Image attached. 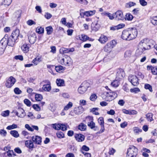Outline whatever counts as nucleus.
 <instances>
[{
	"mask_svg": "<svg viewBox=\"0 0 157 157\" xmlns=\"http://www.w3.org/2000/svg\"><path fill=\"white\" fill-rule=\"evenodd\" d=\"M138 31L135 28H129L122 32L121 38L124 40L130 41L135 39L137 36Z\"/></svg>",
	"mask_w": 157,
	"mask_h": 157,
	"instance_id": "obj_1",
	"label": "nucleus"
},
{
	"mask_svg": "<svg viewBox=\"0 0 157 157\" xmlns=\"http://www.w3.org/2000/svg\"><path fill=\"white\" fill-rule=\"evenodd\" d=\"M149 40L147 39H144L141 40L139 43L138 45V49L136 51V53L139 55H140L142 54L143 52L146 50L149 49L151 48V45H147V43L149 41Z\"/></svg>",
	"mask_w": 157,
	"mask_h": 157,
	"instance_id": "obj_2",
	"label": "nucleus"
},
{
	"mask_svg": "<svg viewBox=\"0 0 157 157\" xmlns=\"http://www.w3.org/2000/svg\"><path fill=\"white\" fill-rule=\"evenodd\" d=\"M117 96L116 91L105 92L101 95L102 98L107 101H110L115 99Z\"/></svg>",
	"mask_w": 157,
	"mask_h": 157,
	"instance_id": "obj_3",
	"label": "nucleus"
},
{
	"mask_svg": "<svg viewBox=\"0 0 157 157\" xmlns=\"http://www.w3.org/2000/svg\"><path fill=\"white\" fill-rule=\"evenodd\" d=\"M138 149L133 146H131L127 151V157H136L138 154Z\"/></svg>",
	"mask_w": 157,
	"mask_h": 157,
	"instance_id": "obj_4",
	"label": "nucleus"
},
{
	"mask_svg": "<svg viewBox=\"0 0 157 157\" xmlns=\"http://www.w3.org/2000/svg\"><path fill=\"white\" fill-rule=\"evenodd\" d=\"M59 62L61 64L67 66H70L72 63L71 58L67 55L65 56L64 57L59 60Z\"/></svg>",
	"mask_w": 157,
	"mask_h": 157,
	"instance_id": "obj_5",
	"label": "nucleus"
},
{
	"mask_svg": "<svg viewBox=\"0 0 157 157\" xmlns=\"http://www.w3.org/2000/svg\"><path fill=\"white\" fill-rule=\"evenodd\" d=\"M90 84L86 81L82 82L78 89L79 93L83 94L86 91L87 88L90 86Z\"/></svg>",
	"mask_w": 157,
	"mask_h": 157,
	"instance_id": "obj_6",
	"label": "nucleus"
},
{
	"mask_svg": "<svg viewBox=\"0 0 157 157\" xmlns=\"http://www.w3.org/2000/svg\"><path fill=\"white\" fill-rule=\"evenodd\" d=\"M116 44L117 42L114 40L107 43L104 47V51L107 52H109Z\"/></svg>",
	"mask_w": 157,
	"mask_h": 157,
	"instance_id": "obj_7",
	"label": "nucleus"
},
{
	"mask_svg": "<svg viewBox=\"0 0 157 157\" xmlns=\"http://www.w3.org/2000/svg\"><path fill=\"white\" fill-rule=\"evenodd\" d=\"M12 113H15L17 117L21 118L24 117L26 115L24 110L21 107H18L17 111L15 110H13Z\"/></svg>",
	"mask_w": 157,
	"mask_h": 157,
	"instance_id": "obj_8",
	"label": "nucleus"
},
{
	"mask_svg": "<svg viewBox=\"0 0 157 157\" xmlns=\"http://www.w3.org/2000/svg\"><path fill=\"white\" fill-rule=\"evenodd\" d=\"M16 79L13 76H10L6 81L5 86L8 88H10L16 82Z\"/></svg>",
	"mask_w": 157,
	"mask_h": 157,
	"instance_id": "obj_9",
	"label": "nucleus"
},
{
	"mask_svg": "<svg viewBox=\"0 0 157 157\" xmlns=\"http://www.w3.org/2000/svg\"><path fill=\"white\" fill-rule=\"evenodd\" d=\"M52 127L56 130L61 129L62 131H65L67 130V127L66 124H52Z\"/></svg>",
	"mask_w": 157,
	"mask_h": 157,
	"instance_id": "obj_10",
	"label": "nucleus"
},
{
	"mask_svg": "<svg viewBox=\"0 0 157 157\" xmlns=\"http://www.w3.org/2000/svg\"><path fill=\"white\" fill-rule=\"evenodd\" d=\"M117 20H123L124 18L123 12L121 10H118L113 13V19Z\"/></svg>",
	"mask_w": 157,
	"mask_h": 157,
	"instance_id": "obj_11",
	"label": "nucleus"
},
{
	"mask_svg": "<svg viewBox=\"0 0 157 157\" xmlns=\"http://www.w3.org/2000/svg\"><path fill=\"white\" fill-rule=\"evenodd\" d=\"M128 79L134 86H137L139 84L138 79L135 75H129Z\"/></svg>",
	"mask_w": 157,
	"mask_h": 157,
	"instance_id": "obj_12",
	"label": "nucleus"
},
{
	"mask_svg": "<svg viewBox=\"0 0 157 157\" xmlns=\"http://www.w3.org/2000/svg\"><path fill=\"white\" fill-rule=\"evenodd\" d=\"M11 36L14 39L17 40L20 37L22 38L23 36L22 35L20 34V30L18 29H16L14 30L12 32Z\"/></svg>",
	"mask_w": 157,
	"mask_h": 157,
	"instance_id": "obj_13",
	"label": "nucleus"
},
{
	"mask_svg": "<svg viewBox=\"0 0 157 157\" xmlns=\"http://www.w3.org/2000/svg\"><path fill=\"white\" fill-rule=\"evenodd\" d=\"M8 35H5L4 37L0 41V47L1 46L6 47L7 45H8Z\"/></svg>",
	"mask_w": 157,
	"mask_h": 157,
	"instance_id": "obj_14",
	"label": "nucleus"
},
{
	"mask_svg": "<svg viewBox=\"0 0 157 157\" xmlns=\"http://www.w3.org/2000/svg\"><path fill=\"white\" fill-rule=\"evenodd\" d=\"M33 141L35 144H40L41 142V138L39 136H36L32 137Z\"/></svg>",
	"mask_w": 157,
	"mask_h": 157,
	"instance_id": "obj_15",
	"label": "nucleus"
},
{
	"mask_svg": "<svg viewBox=\"0 0 157 157\" xmlns=\"http://www.w3.org/2000/svg\"><path fill=\"white\" fill-rule=\"evenodd\" d=\"M8 45L9 46H13L15 43L17 42V40L13 38L12 36H10L7 39Z\"/></svg>",
	"mask_w": 157,
	"mask_h": 157,
	"instance_id": "obj_16",
	"label": "nucleus"
},
{
	"mask_svg": "<svg viewBox=\"0 0 157 157\" xmlns=\"http://www.w3.org/2000/svg\"><path fill=\"white\" fill-rule=\"evenodd\" d=\"M30 46L29 44H25L21 46V49L24 53H26L29 50Z\"/></svg>",
	"mask_w": 157,
	"mask_h": 157,
	"instance_id": "obj_17",
	"label": "nucleus"
},
{
	"mask_svg": "<svg viewBox=\"0 0 157 157\" xmlns=\"http://www.w3.org/2000/svg\"><path fill=\"white\" fill-rule=\"evenodd\" d=\"M29 42L31 44H34L36 41V36L35 33H33L28 36Z\"/></svg>",
	"mask_w": 157,
	"mask_h": 157,
	"instance_id": "obj_18",
	"label": "nucleus"
},
{
	"mask_svg": "<svg viewBox=\"0 0 157 157\" xmlns=\"http://www.w3.org/2000/svg\"><path fill=\"white\" fill-rule=\"evenodd\" d=\"M88 118H89V119L91 121L90 122H88V123L87 125L91 129H93L95 127V124L93 121V117H89Z\"/></svg>",
	"mask_w": 157,
	"mask_h": 157,
	"instance_id": "obj_19",
	"label": "nucleus"
},
{
	"mask_svg": "<svg viewBox=\"0 0 157 157\" xmlns=\"http://www.w3.org/2000/svg\"><path fill=\"white\" fill-rule=\"evenodd\" d=\"M108 37L103 34L101 35L98 40L99 41L101 44H104L107 41Z\"/></svg>",
	"mask_w": 157,
	"mask_h": 157,
	"instance_id": "obj_20",
	"label": "nucleus"
},
{
	"mask_svg": "<svg viewBox=\"0 0 157 157\" xmlns=\"http://www.w3.org/2000/svg\"><path fill=\"white\" fill-rule=\"evenodd\" d=\"M75 137L78 142H82L84 140V136L81 134H76Z\"/></svg>",
	"mask_w": 157,
	"mask_h": 157,
	"instance_id": "obj_21",
	"label": "nucleus"
},
{
	"mask_svg": "<svg viewBox=\"0 0 157 157\" xmlns=\"http://www.w3.org/2000/svg\"><path fill=\"white\" fill-rule=\"evenodd\" d=\"M25 146L30 149L34 148V145L33 142L31 140H26L25 143Z\"/></svg>",
	"mask_w": 157,
	"mask_h": 157,
	"instance_id": "obj_22",
	"label": "nucleus"
},
{
	"mask_svg": "<svg viewBox=\"0 0 157 157\" xmlns=\"http://www.w3.org/2000/svg\"><path fill=\"white\" fill-rule=\"evenodd\" d=\"M147 69L151 70V72L153 75H157V67H153L151 66H147Z\"/></svg>",
	"mask_w": 157,
	"mask_h": 157,
	"instance_id": "obj_23",
	"label": "nucleus"
},
{
	"mask_svg": "<svg viewBox=\"0 0 157 157\" xmlns=\"http://www.w3.org/2000/svg\"><path fill=\"white\" fill-rule=\"evenodd\" d=\"M83 111L82 107L78 106L77 108H75L74 109V112L76 114H79L82 113Z\"/></svg>",
	"mask_w": 157,
	"mask_h": 157,
	"instance_id": "obj_24",
	"label": "nucleus"
},
{
	"mask_svg": "<svg viewBox=\"0 0 157 157\" xmlns=\"http://www.w3.org/2000/svg\"><path fill=\"white\" fill-rule=\"evenodd\" d=\"M95 12L96 11L95 10H94L93 11L90 10L86 11L84 13L83 16H84V15H85L86 17L90 16L95 14Z\"/></svg>",
	"mask_w": 157,
	"mask_h": 157,
	"instance_id": "obj_25",
	"label": "nucleus"
},
{
	"mask_svg": "<svg viewBox=\"0 0 157 157\" xmlns=\"http://www.w3.org/2000/svg\"><path fill=\"white\" fill-rule=\"evenodd\" d=\"M51 88V84H44L42 87V89L45 91H49Z\"/></svg>",
	"mask_w": 157,
	"mask_h": 157,
	"instance_id": "obj_26",
	"label": "nucleus"
},
{
	"mask_svg": "<svg viewBox=\"0 0 157 157\" xmlns=\"http://www.w3.org/2000/svg\"><path fill=\"white\" fill-rule=\"evenodd\" d=\"M56 83L58 86H64V81L63 79H57L56 80Z\"/></svg>",
	"mask_w": 157,
	"mask_h": 157,
	"instance_id": "obj_27",
	"label": "nucleus"
},
{
	"mask_svg": "<svg viewBox=\"0 0 157 157\" xmlns=\"http://www.w3.org/2000/svg\"><path fill=\"white\" fill-rule=\"evenodd\" d=\"M100 25L97 23L95 24H92L91 25V27L93 30L95 31H97L100 28Z\"/></svg>",
	"mask_w": 157,
	"mask_h": 157,
	"instance_id": "obj_28",
	"label": "nucleus"
},
{
	"mask_svg": "<svg viewBox=\"0 0 157 157\" xmlns=\"http://www.w3.org/2000/svg\"><path fill=\"white\" fill-rule=\"evenodd\" d=\"M117 75L118 76L123 77L124 76V73L122 69H119L117 70Z\"/></svg>",
	"mask_w": 157,
	"mask_h": 157,
	"instance_id": "obj_29",
	"label": "nucleus"
},
{
	"mask_svg": "<svg viewBox=\"0 0 157 157\" xmlns=\"http://www.w3.org/2000/svg\"><path fill=\"white\" fill-rule=\"evenodd\" d=\"M153 114L152 113H148L146 115V118L147 120L150 122L154 120V119L152 118Z\"/></svg>",
	"mask_w": 157,
	"mask_h": 157,
	"instance_id": "obj_30",
	"label": "nucleus"
},
{
	"mask_svg": "<svg viewBox=\"0 0 157 157\" xmlns=\"http://www.w3.org/2000/svg\"><path fill=\"white\" fill-rule=\"evenodd\" d=\"M86 128V125L82 123H81L78 126V129L82 131H85Z\"/></svg>",
	"mask_w": 157,
	"mask_h": 157,
	"instance_id": "obj_31",
	"label": "nucleus"
},
{
	"mask_svg": "<svg viewBox=\"0 0 157 157\" xmlns=\"http://www.w3.org/2000/svg\"><path fill=\"white\" fill-rule=\"evenodd\" d=\"M102 15L108 16L110 20H113V13L112 14L108 12H104L102 13Z\"/></svg>",
	"mask_w": 157,
	"mask_h": 157,
	"instance_id": "obj_32",
	"label": "nucleus"
},
{
	"mask_svg": "<svg viewBox=\"0 0 157 157\" xmlns=\"http://www.w3.org/2000/svg\"><path fill=\"white\" fill-rule=\"evenodd\" d=\"M73 104L72 102L69 101L68 104H67L64 107L63 110L67 111L69 109L71 108L73 106Z\"/></svg>",
	"mask_w": 157,
	"mask_h": 157,
	"instance_id": "obj_33",
	"label": "nucleus"
},
{
	"mask_svg": "<svg viewBox=\"0 0 157 157\" xmlns=\"http://www.w3.org/2000/svg\"><path fill=\"white\" fill-rule=\"evenodd\" d=\"M124 18L126 20L131 21L133 18V16L131 14L127 13L126 14Z\"/></svg>",
	"mask_w": 157,
	"mask_h": 157,
	"instance_id": "obj_34",
	"label": "nucleus"
},
{
	"mask_svg": "<svg viewBox=\"0 0 157 157\" xmlns=\"http://www.w3.org/2000/svg\"><path fill=\"white\" fill-rule=\"evenodd\" d=\"M10 134L13 137L17 138L19 137V134L18 132L16 130H12L10 131Z\"/></svg>",
	"mask_w": 157,
	"mask_h": 157,
	"instance_id": "obj_35",
	"label": "nucleus"
},
{
	"mask_svg": "<svg viewBox=\"0 0 157 157\" xmlns=\"http://www.w3.org/2000/svg\"><path fill=\"white\" fill-rule=\"evenodd\" d=\"M111 84L113 87H116L119 85V82L117 80H115L111 83Z\"/></svg>",
	"mask_w": 157,
	"mask_h": 157,
	"instance_id": "obj_36",
	"label": "nucleus"
},
{
	"mask_svg": "<svg viewBox=\"0 0 157 157\" xmlns=\"http://www.w3.org/2000/svg\"><path fill=\"white\" fill-rule=\"evenodd\" d=\"M36 32L39 34L43 33L44 32V28L41 27H38L36 29Z\"/></svg>",
	"mask_w": 157,
	"mask_h": 157,
	"instance_id": "obj_37",
	"label": "nucleus"
},
{
	"mask_svg": "<svg viewBox=\"0 0 157 157\" xmlns=\"http://www.w3.org/2000/svg\"><path fill=\"white\" fill-rule=\"evenodd\" d=\"M46 29L48 35H50L52 33L53 28L51 26L47 27H46Z\"/></svg>",
	"mask_w": 157,
	"mask_h": 157,
	"instance_id": "obj_38",
	"label": "nucleus"
},
{
	"mask_svg": "<svg viewBox=\"0 0 157 157\" xmlns=\"http://www.w3.org/2000/svg\"><path fill=\"white\" fill-rule=\"evenodd\" d=\"M43 98V97L41 94H36L35 95V99L36 101H40Z\"/></svg>",
	"mask_w": 157,
	"mask_h": 157,
	"instance_id": "obj_39",
	"label": "nucleus"
},
{
	"mask_svg": "<svg viewBox=\"0 0 157 157\" xmlns=\"http://www.w3.org/2000/svg\"><path fill=\"white\" fill-rule=\"evenodd\" d=\"M98 109V108H94L90 109V112H92L95 115H98L99 113L97 112Z\"/></svg>",
	"mask_w": 157,
	"mask_h": 157,
	"instance_id": "obj_40",
	"label": "nucleus"
},
{
	"mask_svg": "<svg viewBox=\"0 0 157 157\" xmlns=\"http://www.w3.org/2000/svg\"><path fill=\"white\" fill-rule=\"evenodd\" d=\"M151 22L153 25H157V16L153 17L151 20Z\"/></svg>",
	"mask_w": 157,
	"mask_h": 157,
	"instance_id": "obj_41",
	"label": "nucleus"
},
{
	"mask_svg": "<svg viewBox=\"0 0 157 157\" xmlns=\"http://www.w3.org/2000/svg\"><path fill=\"white\" fill-rule=\"evenodd\" d=\"M56 134L57 136L59 138H64V136L63 133L61 131L57 132Z\"/></svg>",
	"mask_w": 157,
	"mask_h": 157,
	"instance_id": "obj_42",
	"label": "nucleus"
},
{
	"mask_svg": "<svg viewBox=\"0 0 157 157\" xmlns=\"http://www.w3.org/2000/svg\"><path fill=\"white\" fill-rule=\"evenodd\" d=\"M41 61L40 58V57H36L32 61V62L34 64L36 65L38 63L37 62V61L38 62H40Z\"/></svg>",
	"mask_w": 157,
	"mask_h": 157,
	"instance_id": "obj_43",
	"label": "nucleus"
},
{
	"mask_svg": "<svg viewBox=\"0 0 157 157\" xmlns=\"http://www.w3.org/2000/svg\"><path fill=\"white\" fill-rule=\"evenodd\" d=\"M79 38L81 40L83 41H85L88 40L89 37L86 35L82 34L80 37H79Z\"/></svg>",
	"mask_w": 157,
	"mask_h": 157,
	"instance_id": "obj_44",
	"label": "nucleus"
},
{
	"mask_svg": "<svg viewBox=\"0 0 157 157\" xmlns=\"http://www.w3.org/2000/svg\"><path fill=\"white\" fill-rule=\"evenodd\" d=\"M10 111L9 110L3 111L1 113V115L4 117L8 116L9 115Z\"/></svg>",
	"mask_w": 157,
	"mask_h": 157,
	"instance_id": "obj_45",
	"label": "nucleus"
},
{
	"mask_svg": "<svg viewBox=\"0 0 157 157\" xmlns=\"http://www.w3.org/2000/svg\"><path fill=\"white\" fill-rule=\"evenodd\" d=\"M61 95L64 98L69 99L70 97V95L67 93H63Z\"/></svg>",
	"mask_w": 157,
	"mask_h": 157,
	"instance_id": "obj_46",
	"label": "nucleus"
},
{
	"mask_svg": "<svg viewBox=\"0 0 157 157\" xmlns=\"http://www.w3.org/2000/svg\"><path fill=\"white\" fill-rule=\"evenodd\" d=\"M17 127V125L15 124H13L12 125L8 126L6 127V129L8 130H11L16 128Z\"/></svg>",
	"mask_w": 157,
	"mask_h": 157,
	"instance_id": "obj_47",
	"label": "nucleus"
},
{
	"mask_svg": "<svg viewBox=\"0 0 157 157\" xmlns=\"http://www.w3.org/2000/svg\"><path fill=\"white\" fill-rule=\"evenodd\" d=\"M99 124L101 125V126H103L104 125V122L103 118L102 117H100L98 120Z\"/></svg>",
	"mask_w": 157,
	"mask_h": 157,
	"instance_id": "obj_48",
	"label": "nucleus"
},
{
	"mask_svg": "<svg viewBox=\"0 0 157 157\" xmlns=\"http://www.w3.org/2000/svg\"><path fill=\"white\" fill-rule=\"evenodd\" d=\"M27 24L29 26H31L33 25L36 24V22L32 20H29L26 22Z\"/></svg>",
	"mask_w": 157,
	"mask_h": 157,
	"instance_id": "obj_49",
	"label": "nucleus"
},
{
	"mask_svg": "<svg viewBox=\"0 0 157 157\" xmlns=\"http://www.w3.org/2000/svg\"><path fill=\"white\" fill-rule=\"evenodd\" d=\"M144 88L146 89H148L151 92L152 91V90L151 86L149 84H146L145 85Z\"/></svg>",
	"mask_w": 157,
	"mask_h": 157,
	"instance_id": "obj_50",
	"label": "nucleus"
},
{
	"mask_svg": "<svg viewBox=\"0 0 157 157\" xmlns=\"http://www.w3.org/2000/svg\"><path fill=\"white\" fill-rule=\"evenodd\" d=\"M24 102L25 105L28 106H30L31 105V101L28 99H25L24 101Z\"/></svg>",
	"mask_w": 157,
	"mask_h": 157,
	"instance_id": "obj_51",
	"label": "nucleus"
},
{
	"mask_svg": "<svg viewBox=\"0 0 157 157\" xmlns=\"http://www.w3.org/2000/svg\"><path fill=\"white\" fill-rule=\"evenodd\" d=\"M131 55V52L130 50L127 51L124 53V57L128 58L130 57Z\"/></svg>",
	"mask_w": 157,
	"mask_h": 157,
	"instance_id": "obj_52",
	"label": "nucleus"
},
{
	"mask_svg": "<svg viewBox=\"0 0 157 157\" xmlns=\"http://www.w3.org/2000/svg\"><path fill=\"white\" fill-rule=\"evenodd\" d=\"M55 69L57 72H58L62 70H64V68L62 66H56L55 67Z\"/></svg>",
	"mask_w": 157,
	"mask_h": 157,
	"instance_id": "obj_53",
	"label": "nucleus"
},
{
	"mask_svg": "<svg viewBox=\"0 0 157 157\" xmlns=\"http://www.w3.org/2000/svg\"><path fill=\"white\" fill-rule=\"evenodd\" d=\"M33 108L37 111H39L40 110V108L37 104H34L32 106Z\"/></svg>",
	"mask_w": 157,
	"mask_h": 157,
	"instance_id": "obj_54",
	"label": "nucleus"
},
{
	"mask_svg": "<svg viewBox=\"0 0 157 157\" xmlns=\"http://www.w3.org/2000/svg\"><path fill=\"white\" fill-rule=\"evenodd\" d=\"M137 112L134 110H128V114L130 115H134L137 113Z\"/></svg>",
	"mask_w": 157,
	"mask_h": 157,
	"instance_id": "obj_55",
	"label": "nucleus"
},
{
	"mask_svg": "<svg viewBox=\"0 0 157 157\" xmlns=\"http://www.w3.org/2000/svg\"><path fill=\"white\" fill-rule=\"evenodd\" d=\"M7 134V132L6 130L2 129L0 130V134L3 136H5Z\"/></svg>",
	"mask_w": 157,
	"mask_h": 157,
	"instance_id": "obj_56",
	"label": "nucleus"
},
{
	"mask_svg": "<svg viewBox=\"0 0 157 157\" xmlns=\"http://www.w3.org/2000/svg\"><path fill=\"white\" fill-rule=\"evenodd\" d=\"M14 91L16 94H21L22 92L21 90H20L19 88L17 87L15 88L14 89Z\"/></svg>",
	"mask_w": 157,
	"mask_h": 157,
	"instance_id": "obj_57",
	"label": "nucleus"
},
{
	"mask_svg": "<svg viewBox=\"0 0 157 157\" xmlns=\"http://www.w3.org/2000/svg\"><path fill=\"white\" fill-rule=\"evenodd\" d=\"M12 153H13V151L12 150H8L5 154H6L9 157H11L12 156Z\"/></svg>",
	"mask_w": 157,
	"mask_h": 157,
	"instance_id": "obj_58",
	"label": "nucleus"
},
{
	"mask_svg": "<svg viewBox=\"0 0 157 157\" xmlns=\"http://www.w3.org/2000/svg\"><path fill=\"white\" fill-rule=\"evenodd\" d=\"M139 2L141 5L145 6L147 5V3L145 0H139Z\"/></svg>",
	"mask_w": 157,
	"mask_h": 157,
	"instance_id": "obj_59",
	"label": "nucleus"
},
{
	"mask_svg": "<svg viewBox=\"0 0 157 157\" xmlns=\"http://www.w3.org/2000/svg\"><path fill=\"white\" fill-rule=\"evenodd\" d=\"M12 2V0H4L3 4L5 5H9Z\"/></svg>",
	"mask_w": 157,
	"mask_h": 157,
	"instance_id": "obj_60",
	"label": "nucleus"
},
{
	"mask_svg": "<svg viewBox=\"0 0 157 157\" xmlns=\"http://www.w3.org/2000/svg\"><path fill=\"white\" fill-rule=\"evenodd\" d=\"M14 59L16 60L19 59L21 61L23 59V57L21 55L16 56L14 57Z\"/></svg>",
	"mask_w": 157,
	"mask_h": 157,
	"instance_id": "obj_61",
	"label": "nucleus"
},
{
	"mask_svg": "<svg viewBox=\"0 0 157 157\" xmlns=\"http://www.w3.org/2000/svg\"><path fill=\"white\" fill-rule=\"evenodd\" d=\"M25 127L29 131L31 132L33 131V129L32 127H30L28 124H26L25 125Z\"/></svg>",
	"mask_w": 157,
	"mask_h": 157,
	"instance_id": "obj_62",
	"label": "nucleus"
},
{
	"mask_svg": "<svg viewBox=\"0 0 157 157\" xmlns=\"http://www.w3.org/2000/svg\"><path fill=\"white\" fill-rule=\"evenodd\" d=\"M52 17V15L48 13H46L44 15V17L48 19H50Z\"/></svg>",
	"mask_w": 157,
	"mask_h": 157,
	"instance_id": "obj_63",
	"label": "nucleus"
},
{
	"mask_svg": "<svg viewBox=\"0 0 157 157\" xmlns=\"http://www.w3.org/2000/svg\"><path fill=\"white\" fill-rule=\"evenodd\" d=\"M81 150L85 151H88L89 150V148L86 146L84 145L82 146Z\"/></svg>",
	"mask_w": 157,
	"mask_h": 157,
	"instance_id": "obj_64",
	"label": "nucleus"
}]
</instances>
